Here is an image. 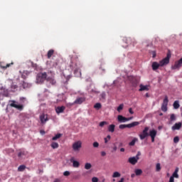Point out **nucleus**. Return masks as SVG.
I'll return each instance as SVG.
<instances>
[{
  "instance_id": "1",
  "label": "nucleus",
  "mask_w": 182,
  "mask_h": 182,
  "mask_svg": "<svg viewBox=\"0 0 182 182\" xmlns=\"http://www.w3.org/2000/svg\"><path fill=\"white\" fill-rule=\"evenodd\" d=\"M46 77H48V74H46V73H38L36 77L37 83H43L46 80Z\"/></svg>"
},
{
  "instance_id": "2",
  "label": "nucleus",
  "mask_w": 182,
  "mask_h": 182,
  "mask_svg": "<svg viewBox=\"0 0 182 182\" xmlns=\"http://www.w3.org/2000/svg\"><path fill=\"white\" fill-rule=\"evenodd\" d=\"M150 128L149 127H145L144 129H143L142 132L139 134V139L140 140H144L146 137H149L150 136V132H149V130Z\"/></svg>"
},
{
  "instance_id": "3",
  "label": "nucleus",
  "mask_w": 182,
  "mask_h": 182,
  "mask_svg": "<svg viewBox=\"0 0 182 182\" xmlns=\"http://www.w3.org/2000/svg\"><path fill=\"white\" fill-rule=\"evenodd\" d=\"M139 124H140L139 122H134L128 124H120L119 126V129H120L121 130H123L124 129H127V127L128 129H132V127H136V126H139Z\"/></svg>"
},
{
  "instance_id": "4",
  "label": "nucleus",
  "mask_w": 182,
  "mask_h": 182,
  "mask_svg": "<svg viewBox=\"0 0 182 182\" xmlns=\"http://www.w3.org/2000/svg\"><path fill=\"white\" fill-rule=\"evenodd\" d=\"M168 105V97L167 95L165 96L164 100H163V102H162V105H161V110L162 112H167L168 110V108H167V106Z\"/></svg>"
},
{
  "instance_id": "5",
  "label": "nucleus",
  "mask_w": 182,
  "mask_h": 182,
  "mask_svg": "<svg viewBox=\"0 0 182 182\" xmlns=\"http://www.w3.org/2000/svg\"><path fill=\"white\" fill-rule=\"evenodd\" d=\"M171 58V53H168L166 57L159 62L161 66H164L170 63V58Z\"/></svg>"
},
{
  "instance_id": "6",
  "label": "nucleus",
  "mask_w": 182,
  "mask_h": 182,
  "mask_svg": "<svg viewBox=\"0 0 182 182\" xmlns=\"http://www.w3.org/2000/svg\"><path fill=\"white\" fill-rule=\"evenodd\" d=\"M129 80L133 87H137V85H139V80L137 78H136V77L131 76L129 77Z\"/></svg>"
},
{
  "instance_id": "7",
  "label": "nucleus",
  "mask_w": 182,
  "mask_h": 182,
  "mask_svg": "<svg viewBox=\"0 0 182 182\" xmlns=\"http://www.w3.org/2000/svg\"><path fill=\"white\" fill-rule=\"evenodd\" d=\"M0 96L1 97H4V96L5 97H9V91L8 90V89L1 87V89H0Z\"/></svg>"
},
{
  "instance_id": "8",
  "label": "nucleus",
  "mask_w": 182,
  "mask_h": 182,
  "mask_svg": "<svg viewBox=\"0 0 182 182\" xmlns=\"http://www.w3.org/2000/svg\"><path fill=\"white\" fill-rule=\"evenodd\" d=\"M12 103L10 104L11 107H15V109H17V110H20V112H21V110H23V106L22 105H16V101H10Z\"/></svg>"
},
{
  "instance_id": "9",
  "label": "nucleus",
  "mask_w": 182,
  "mask_h": 182,
  "mask_svg": "<svg viewBox=\"0 0 182 182\" xmlns=\"http://www.w3.org/2000/svg\"><path fill=\"white\" fill-rule=\"evenodd\" d=\"M40 121L41 124H46V122L49 121V118H48V114H42L40 115Z\"/></svg>"
},
{
  "instance_id": "10",
  "label": "nucleus",
  "mask_w": 182,
  "mask_h": 182,
  "mask_svg": "<svg viewBox=\"0 0 182 182\" xmlns=\"http://www.w3.org/2000/svg\"><path fill=\"white\" fill-rule=\"evenodd\" d=\"M149 136L151 139V142L154 143L156 136H157V131L156 129H151L149 131Z\"/></svg>"
},
{
  "instance_id": "11",
  "label": "nucleus",
  "mask_w": 182,
  "mask_h": 182,
  "mask_svg": "<svg viewBox=\"0 0 182 182\" xmlns=\"http://www.w3.org/2000/svg\"><path fill=\"white\" fill-rule=\"evenodd\" d=\"M46 82H47L46 85L48 87H50V85L52 86L56 85V80H55V79H53V77H48L46 79Z\"/></svg>"
},
{
  "instance_id": "12",
  "label": "nucleus",
  "mask_w": 182,
  "mask_h": 182,
  "mask_svg": "<svg viewBox=\"0 0 182 182\" xmlns=\"http://www.w3.org/2000/svg\"><path fill=\"white\" fill-rule=\"evenodd\" d=\"M80 147H82V142L80 141L75 142L73 144V150H75V151H77V150H79V149H80Z\"/></svg>"
},
{
  "instance_id": "13",
  "label": "nucleus",
  "mask_w": 182,
  "mask_h": 182,
  "mask_svg": "<svg viewBox=\"0 0 182 182\" xmlns=\"http://www.w3.org/2000/svg\"><path fill=\"white\" fill-rule=\"evenodd\" d=\"M181 65H182V58L175 63V64L172 66V69L173 70L180 69Z\"/></svg>"
},
{
  "instance_id": "14",
  "label": "nucleus",
  "mask_w": 182,
  "mask_h": 182,
  "mask_svg": "<svg viewBox=\"0 0 182 182\" xmlns=\"http://www.w3.org/2000/svg\"><path fill=\"white\" fill-rule=\"evenodd\" d=\"M85 100H86V98H85V97H78L74 101V103H75V105H82V103L85 102Z\"/></svg>"
},
{
  "instance_id": "15",
  "label": "nucleus",
  "mask_w": 182,
  "mask_h": 182,
  "mask_svg": "<svg viewBox=\"0 0 182 182\" xmlns=\"http://www.w3.org/2000/svg\"><path fill=\"white\" fill-rule=\"evenodd\" d=\"M70 163H73V166L75 168H77L80 166V163H79V161H75L74 157H72L70 159Z\"/></svg>"
},
{
  "instance_id": "16",
  "label": "nucleus",
  "mask_w": 182,
  "mask_h": 182,
  "mask_svg": "<svg viewBox=\"0 0 182 182\" xmlns=\"http://www.w3.org/2000/svg\"><path fill=\"white\" fill-rule=\"evenodd\" d=\"M139 159L136 156L129 157L128 159V162L132 164V166L136 165Z\"/></svg>"
},
{
  "instance_id": "17",
  "label": "nucleus",
  "mask_w": 182,
  "mask_h": 182,
  "mask_svg": "<svg viewBox=\"0 0 182 182\" xmlns=\"http://www.w3.org/2000/svg\"><path fill=\"white\" fill-rule=\"evenodd\" d=\"M117 119L119 123H126V122H129V119L123 117V115H118Z\"/></svg>"
},
{
  "instance_id": "18",
  "label": "nucleus",
  "mask_w": 182,
  "mask_h": 182,
  "mask_svg": "<svg viewBox=\"0 0 182 182\" xmlns=\"http://www.w3.org/2000/svg\"><path fill=\"white\" fill-rule=\"evenodd\" d=\"M66 107L65 106H61V107H57L55 108V112L57 114H60V113H63L65 112V109Z\"/></svg>"
},
{
  "instance_id": "19",
  "label": "nucleus",
  "mask_w": 182,
  "mask_h": 182,
  "mask_svg": "<svg viewBox=\"0 0 182 182\" xmlns=\"http://www.w3.org/2000/svg\"><path fill=\"white\" fill-rule=\"evenodd\" d=\"M181 126H182L181 122L176 123V124L172 127V130H180V129H181Z\"/></svg>"
},
{
  "instance_id": "20",
  "label": "nucleus",
  "mask_w": 182,
  "mask_h": 182,
  "mask_svg": "<svg viewBox=\"0 0 182 182\" xmlns=\"http://www.w3.org/2000/svg\"><path fill=\"white\" fill-rule=\"evenodd\" d=\"M11 65H14V63L5 64L4 63H0V67L1 69H8L11 66Z\"/></svg>"
},
{
  "instance_id": "21",
  "label": "nucleus",
  "mask_w": 182,
  "mask_h": 182,
  "mask_svg": "<svg viewBox=\"0 0 182 182\" xmlns=\"http://www.w3.org/2000/svg\"><path fill=\"white\" fill-rule=\"evenodd\" d=\"M16 90H18V85L14 84V82H11L9 91L10 92H16Z\"/></svg>"
},
{
  "instance_id": "22",
  "label": "nucleus",
  "mask_w": 182,
  "mask_h": 182,
  "mask_svg": "<svg viewBox=\"0 0 182 182\" xmlns=\"http://www.w3.org/2000/svg\"><path fill=\"white\" fill-rule=\"evenodd\" d=\"M74 75L75 77H79V76H82V73L80 72V69L75 68L74 70Z\"/></svg>"
},
{
  "instance_id": "23",
  "label": "nucleus",
  "mask_w": 182,
  "mask_h": 182,
  "mask_svg": "<svg viewBox=\"0 0 182 182\" xmlns=\"http://www.w3.org/2000/svg\"><path fill=\"white\" fill-rule=\"evenodd\" d=\"M161 65L160 63H157V62H154L152 63V69L153 70H157V69H159V68H160Z\"/></svg>"
},
{
  "instance_id": "24",
  "label": "nucleus",
  "mask_w": 182,
  "mask_h": 182,
  "mask_svg": "<svg viewBox=\"0 0 182 182\" xmlns=\"http://www.w3.org/2000/svg\"><path fill=\"white\" fill-rule=\"evenodd\" d=\"M140 88H139V92H143L144 90H146V92L149 91V85H139Z\"/></svg>"
},
{
  "instance_id": "25",
  "label": "nucleus",
  "mask_w": 182,
  "mask_h": 182,
  "mask_svg": "<svg viewBox=\"0 0 182 182\" xmlns=\"http://www.w3.org/2000/svg\"><path fill=\"white\" fill-rule=\"evenodd\" d=\"M171 176L173 177V178H178V167L176 168Z\"/></svg>"
},
{
  "instance_id": "26",
  "label": "nucleus",
  "mask_w": 182,
  "mask_h": 182,
  "mask_svg": "<svg viewBox=\"0 0 182 182\" xmlns=\"http://www.w3.org/2000/svg\"><path fill=\"white\" fill-rule=\"evenodd\" d=\"M132 37H128V38H124V42H125V43H127V45H132Z\"/></svg>"
},
{
  "instance_id": "27",
  "label": "nucleus",
  "mask_w": 182,
  "mask_h": 182,
  "mask_svg": "<svg viewBox=\"0 0 182 182\" xmlns=\"http://www.w3.org/2000/svg\"><path fill=\"white\" fill-rule=\"evenodd\" d=\"M116 127V125L114 124H110L108 127V132H109L110 133H114V129Z\"/></svg>"
},
{
  "instance_id": "28",
  "label": "nucleus",
  "mask_w": 182,
  "mask_h": 182,
  "mask_svg": "<svg viewBox=\"0 0 182 182\" xmlns=\"http://www.w3.org/2000/svg\"><path fill=\"white\" fill-rule=\"evenodd\" d=\"M53 53H55V50H53L52 49L48 50V54H47L48 58L50 59V58H52V55H53Z\"/></svg>"
},
{
  "instance_id": "29",
  "label": "nucleus",
  "mask_w": 182,
  "mask_h": 182,
  "mask_svg": "<svg viewBox=\"0 0 182 182\" xmlns=\"http://www.w3.org/2000/svg\"><path fill=\"white\" fill-rule=\"evenodd\" d=\"M94 109H96L97 110H100V109H102V104H100V102H97L94 105Z\"/></svg>"
},
{
  "instance_id": "30",
  "label": "nucleus",
  "mask_w": 182,
  "mask_h": 182,
  "mask_svg": "<svg viewBox=\"0 0 182 182\" xmlns=\"http://www.w3.org/2000/svg\"><path fill=\"white\" fill-rule=\"evenodd\" d=\"M134 173L136 176H141V174H143V171L141 169H135Z\"/></svg>"
},
{
  "instance_id": "31",
  "label": "nucleus",
  "mask_w": 182,
  "mask_h": 182,
  "mask_svg": "<svg viewBox=\"0 0 182 182\" xmlns=\"http://www.w3.org/2000/svg\"><path fill=\"white\" fill-rule=\"evenodd\" d=\"M136 141H139V139L134 138L133 140L129 143V146H134V144H136Z\"/></svg>"
},
{
  "instance_id": "32",
  "label": "nucleus",
  "mask_w": 182,
  "mask_h": 182,
  "mask_svg": "<svg viewBox=\"0 0 182 182\" xmlns=\"http://www.w3.org/2000/svg\"><path fill=\"white\" fill-rule=\"evenodd\" d=\"M50 146L52 147V149H58L59 147V144H58L57 142H52Z\"/></svg>"
},
{
  "instance_id": "33",
  "label": "nucleus",
  "mask_w": 182,
  "mask_h": 182,
  "mask_svg": "<svg viewBox=\"0 0 182 182\" xmlns=\"http://www.w3.org/2000/svg\"><path fill=\"white\" fill-rule=\"evenodd\" d=\"M29 83L28 82H25V81L22 82V87L23 89H28V87H29Z\"/></svg>"
},
{
  "instance_id": "34",
  "label": "nucleus",
  "mask_w": 182,
  "mask_h": 182,
  "mask_svg": "<svg viewBox=\"0 0 182 182\" xmlns=\"http://www.w3.org/2000/svg\"><path fill=\"white\" fill-rule=\"evenodd\" d=\"M173 109H178L180 107V104H179L178 101H175L173 102Z\"/></svg>"
},
{
  "instance_id": "35",
  "label": "nucleus",
  "mask_w": 182,
  "mask_h": 182,
  "mask_svg": "<svg viewBox=\"0 0 182 182\" xmlns=\"http://www.w3.org/2000/svg\"><path fill=\"white\" fill-rule=\"evenodd\" d=\"M62 136V134H57L55 136L52 138V140L55 141V140H58V139H60Z\"/></svg>"
},
{
  "instance_id": "36",
  "label": "nucleus",
  "mask_w": 182,
  "mask_h": 182,
  "mask_svg": "<svg viewBox=\"0 0 182 182\" xmlns=\"http://www.w3.org/2000/svg\"><path fill=\"white\" fill-rule=\"evenodd\" d=\"M85 170H90L92 168V164L90 163H86L85 165Z\"/></svg>"
},
{
  "instance_id": "37",
  "label": "nucleus",
  "mask_w": 182,
  "mask_h": 182,
  "mask_svg": "<svg viewBox=\"0 0 182 182\" xmlns=\"http://www.w3.org/2000/svg\"><path fill=\"white\" fill-rule=\"evenodd\" d=\"M26 168V166L25 165H21L18 168V171H23Z\"/></svg>"
},
{
  "instance_id": "38",
  "label": "nucleus",
  "mask_w": 182,
  "mask_h": 182,
  "mask_svg": "<svg viewBox=\"0 0 182 182\" xmlns=\"http://www.w3.org/2000/svg\"><path fill=\"white\" fill-rule=\"evenodd\" d=\"M120 176H121L120 173H119V172H117V171H115V172H114V173H113V175H112V177H113L114 178H117V177H120Z\"/></svg>"
},
{
  "instance_id": "39",
  "label": "nucleus",
  "mask_w": 182,
  "mask_h": 182,
  "mask_svg": "<svg viewBox=\"0 0 182 182\" xmlns=\"http://www.w3.org/2000/svg\"><path fill=\"white\" fill-rule=\"evenodd\" d=\"M124 106V105L123 104L119 105V106L117 109V112H122V110H123Z\"/></svg>"
},
{
  "instance_id": "40",
  "label": "nucleus",
  "mask_w": 182,
  "mask_h": 182,
  "mask_svg": "<svg viewBox=\"0 0 182 182\" xmlns=\"http://www.w3.org/2000/svg\"><path fill=\"white\" fill-rule=\"evenodd\" d=\"M156 171H160V170H161V166L160 163L156 164Z\"/></svg>"
},
{
  "instance_id": "41",
  "label": "nucleus",
  "mask_w": 182,
  "mask_h": 182,
  "mask_svg": "<svg viewBox=\"0 0 182 182\" xmlns=\"http://www.w3.org/2000/svg\"><path fill=\"white\" fill-rule=\"evenodd\" d=\"M171 122H174L176 120V115L174 114H171L170 117Z\"/></svg>"
},
{
  "instance_id": "42",
  "label": "nucleus",
  "mask_w": 182,
  "mask_h": 182,
  "mask_svg": "<svg viewBox=\"0 0 182 182\" xmlns=\"http://www.w3.org/2000/svg\"><path fill=\"white\" fill-rule=\"evenodd\" d=\"M117 144V142L114 143L113 146H112V151H117V146L116 145Z\"/></svg>"
},
{
  "instance_id": "43",
  "label": "nucleus",
  "mask_w": 182,
  "mask_h": 182,
  "mask_svg": "<svg viewBox=\"0 0 182 182\" xmlns=\"http://www.w3.org/2000/svg\"><path fill=\"white\" fill-rule=\"evenodd\" d=\"M132 46H136V45H137V41H136L135 38H132Z\"/></svg>"
},
{
  "instance_id": "44",
  "label": "nucleus",
  "mask_w": 182,
  "mask_h": 182,
  "mask_svg": "<svg viewBox=\"0 0 182 182\" xmlns=\"http://www.w3.org/2000/svg\"><path fill=\"white\" fill-rule=\"evenodd\" d=\"M178 141H180V138H178V136H175L173 138V142L174 143H178Z\"/></svg>"
},
{
  "instance_id": "45",
  "label": "nucleus",
  "mask_w": 182,
  "mask_h": 182,
  "mask_svg": "<svg viewBox=\"0 0 182 182\" xmlns=\"http://www.w3.org/2000/svg\"><path fill=\"white\" fill-rule=\"evenodd\" d=\"M105 124H107V122H106V121L101 122L100 123V127H103V126H105Z\"/></svg>"
},
{
  "instance_id": "46",
  "label": "nucleus",
  "mask_w": 182,
  "mask_h": 182,
  "mask_svg": "<svg viewBox=\"0 0 182 182\" xmlns=\"http://www.w3.org/2000/svg\"><path fill=\"white\" fill-rule=\"evenodd\" d=\"M140 156H141V152L138 151L135 157H136L138 160H140Z\"/></svg>"
},
{
  "instance_id": "47",
  "label": "nucleus",
  "mask_w": 182,
  "mask_h": 182,
  "mask_svg": "<svg viewBox=\"0 0 182 182\" xmlns=\"http://www.w3.org/2000/svg\"><path fill=\"white\" fill-rule=\"evenodd\" d=\"M22 156H25V151L18 152V157H22Z\"/></svg>"
},
{
  "instance_id": "48",
  "label": "nucleus",
  "mask_w": 182,
  "mask_h": 182,
  "mask_svg": "<svg viewBox=\"0 0 182 182\" xmlns=\"http://www.w3.org/2000/svg\"><path fill=\"white\" fill-rule=\"evenodd\" d=\"M100 97L102 99H106V92H102L101 95H100Z\"/></svg>"
},
{
  "instance_id": "49",
  "label": "nucleus",
  "mask_w": 182,
  "mask_h": 182,
  "mask_svg": "<svg viewBox=\"0 0 182 182\" xmlns=\"http://www.w3.org/2000/svg\"><path fill=\"white\" fill-rule=\"evenodd\" d=\"M93 147L97 148L99 147V144L97 141H95L92 144Z\"/></svg>"
},
{
  "instance_id": "50",
  "label": "nucleus",
  "mask_w": 182,
  "mask_h": 182,
  "mask_svg": "<svg viewBox=\"0 0 182 182\" xmlns=\"http://www.w3.org/2000/svg\"><path fill=\"white\" fill-rule=\"evenodd\" d=\"M63 176H70V172H69L68 171H65L63 173Z\"/></svg>"
},
{
  "instance_id": "51",
  "label": "nucleus",
  "mask_w": 182,
  "mask_h": 182,
  "mask_svg": "<svg viewBox=\"0 0 182 182\" xmlns=\"http://www.w3.org/2000/svg\"><path fill=\"white\" fill-rule=\"evenodd\" d=\"M74 105H75V102H73L72 103L69 102L67 104V106H68V107H70L73 106Z\"/></svg>"
},
{
  "instance_id": "52",
  "label": "nucleus",
  "mask_w": 182,
  "mask_h": 182,
  "mask_svg": "<svg viewBox=\"0 0 182 182\" xmlns=\"http://www.w3.org/2000/svg\"><path fill=\"white\" fill-rule=\"evenodd\" d=\"M92 182H97V181H99V178H97V177H93L92 178Z\"/></svg>"
},
{
  "instance_id": "53",
  "label": "nucleus",
  "mask_w": 182,
  "mask_h": 182,
  "mask_svg": "<svg viewBox=\"0 0 182 182\" xmlns=\"http://www.w3.org/2000/svg\"><path fill=\"white\" fill-rule=\"evenodd\" d=\"M151 54L152 55V58H156V51H155V50L151 51Z\"/></svg>"
},
{
  "instance_id": "54",
  "label": "nucleus",
  "mask_w": 182,
  "mask_h": 182,
  "mask_svg": "<svg viewBox=\"0 0 182 182\" xmlns=\"http://www.w3.org/2000/svg\"><path fill=\"white\" fill-rule=\"evenodd\" d=\"M129 112L130 113V114H134V112H133V109L132 108H129Z\"/></svg>"
},
{
  "instance_id": "55",
  "label": "nucleus",
  "mask_w": 182,
  "mask_h": 182,
  "mask_svg": "<svg viewBox=\"0 0 182 182\" xmlns=\"http://www.w3.org/2000/svg\"><path fill=\"white\" fill-rule=\"evenodd\" d=\"M169 182H174V177L171 176L169 178Z\"/></svg>"
},
{
  "instance_id": "56",
  "label": "nucleus",
  "mask_w": 182,
  "mask_h": 182,
  "mask_svg": "<svg viewBox=\"0 0 182 182\" xmlns=\"http://www.w3.org/2000/svg\"><path fill=\"white\" fill-rule=\"evenodd\" d=\"M101 156L102 157H105V156H106V152L105 151H101Z\"/></svg>"
},
{
  "instance_id": "57",
  "label": "nucleus",
  "mask_w": 182,
  "mask_h": 182,
  "mask_svg": "<svg viewBox=\"0 0 182 182\" xmlns=\"http://www.w3.org/2000/svg\"><path fill=\"white\" fill-rule=\"evenodd\" d=\"M53 182H60V179L55 178Z\"/></svg>"
},
{
  "instance_id": "58",
  "label": "nucleus",
  "mask_w": 182,
  "mask_h": 182,
  "mask_svg": "<svg viewBox=\"0 0 182 182\" xmlns=\"http://www.w3.org/2000/svg\"><path fill=\"white\" fill-rule=\"evenodd\" d=\"M124 151H125L124 148H121V149H120V151L124 152Z\"/></svg>"
},
{
  "instance_id": "59",
  "label": "nucleus",
  "mask_w": 182,
  "mask_h": 182,
  "mask_svg": "<svg viewBox=\"0 0 182 182\" xmlns=\"http://www.w3.org/2000/svg\"><path fill=\"white\" fill-rule=\"evenodd\" d=\"M119 147H123V143L120 142L119 145Z\"/></svg>"
},
{
  "instance_id": "60",
  "label": "nucleus",
  "mask_w": 182,
  "mask_h": 182,
  "mask_svg": "<svg viewBox=\"0 0 182 182\" xmlns=\"http://www.w3.org/2000/svg\"><path fill=\"white\" fill-rule=\"evenodd\" d=\"M135 174L134 173H132V175H131V177H132V178H134V177H135Z\"/></svg>"
},
{
  "instance_id": "61",
  "label": "nucleus",
  "mask_w": 182,
  "mask_h": 182,
  "mask_svg": "<svg viewBox=\"0 0 182 182\" xmlns=\"http://www.w3.org/2000/svg\"><path fill=\"white\" fill-rule=\"evenodd\" d=\"M25 99H26L25 97H22L20 98V100L23 101V100H25Z\"/></svg>"
},
{
  "instance_id": "62",
  "label": "nucleus",
  "mask_w": 182,
  "mask_h": 182,
  "mask_svg": "<svg viewBox=\"0 0 182 182\" xmlns=\"http://www.w3.org/2000/svg\"><path fill=\"white\" fill-rule=\"evenodd\" d=\"M112 136H110V135H107V139H109V140H110Z\"/></svg>"
},
{
  "instance_id": "63",
  "label": "nucleus",
  "mask_w": 182,
  "mask_h": 182,
  "mask_svg": "<svg viewBox=\"0 0 182 182\" xmlns=\"http://www.w3.org/2000/svg\"><path fill=\"white\" fill-rule=\"evenodd\" d=\"M104 140H105V143H107V141H108L107 138H105Z\"/></svg>"
},
{
  "instance_id": "64",
  "label": "nucleus",
  "mask_w": 182,
  "mask_h": 182,
  "mask_svg": "<svg viewBox=\"0 0 182 182\" xmlns=\"http://www.w3.org/2000/svg\"><path fill=\"white\" fill-rule=\"evenodd\" d=\"M41 133H42V134H45V131H41Z\"/></svg>"
}]
</instances>
